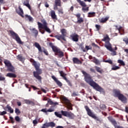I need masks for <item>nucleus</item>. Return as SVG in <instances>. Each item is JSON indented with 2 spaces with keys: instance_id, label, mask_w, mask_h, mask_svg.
<instances>
[{
  "instance_id": "f257e3e1",
  "label": "nucleus",
  "mask_w": 128,
  "mask_h": 128,
  "mask_svg": "<svg viewBox=\"0 0 128 128\" xmlns=\"http://www.w3.org/2000/svg\"><path fill=\"white\" fill-rule=\"evenodd\" d=\"M81 72H82V74L84 76V80L85 82L88 84L90 86H92L94 90H96L97 92H104V88H102L98 84L94 81L92 80V77L90 74H88L84 70H82Z\"/></svg>"
},
{
  "instance_id": "f03ea898",
  "label": "nucleus",
  "mask_w": 128,
  "mask_h": 128,
  "mask_svg": "<svg viewBox=\"0 0 128 128\" xmlns=\"http://www.w3.org/2000/svg\"><path fill=\"white\" fill-rule=\"evenodd\" d=\"M30 62H32V64L35 68V70H36L33 72V76L34 78H36L40 82H42V76L40 75L42 74V70L40 68V64L36 62L34 59H31Z\"/></svg>"
},
{
  "instance_id": "7ed1b4c3",
  "label": "nucleus",
  "mask_w": 128,
  "mask_h": 128,
  "mask_svg": "<svg viewBox=\"0 0 128 128\" xmlns=\"http://www.w3.org/2000/svg\"><path fill=\"white\" fill-rule=\"evenodd\" d=\"M4 64H5V66H6L7 68L6 70V72H9L6 74V76L11 78H16V74L12 73L16 72L14 66L8 60H4Z\"/></svg>"
},
{
  "instance_id": "20e7f679",
  "label": "nucleus",
  "mask_w": 128,
  "mask_h": 128,
  "mask_svg": "<svg viewBox=\"0 0 128 128\" xmlns=\"http://www.w3.org/2000/svg\"><path fill=\"white\" fill-rule=\"evenodd\" d=\"M41 22H42V24L40 23V22H38V26L40 32H41V34H44V30H43L42 32L40 30V28H42V30H46V32L48 34H50V32H52V31L50 30V29L48 28V22H46V20H41Z\"/></svg>"
},
{
  "instance_id": "39448f33",
  "label": "nucleus",
  "mask_w": 128,
  "mask_h": 128,
  "mask_svg": "<svg viewBox=\"0 0 128 128\" xmlns=\"http://www.w3.org/2000/svg\"><path fill=\"white\" fill-rule=\"evenodd\" d=\"M49 46L52 48V51L54 52H55V56H58L60 58H62L63 56H64V54L62 51V50L56 46H54V44L52 42L49 43Z\"/></svg>"
},
{
  "instance_id": "423d86ee",
  "label": "nucleus",
  "mask_w": 128,
  "mask_h": 128,
  "mask_svg": "<svg viewBox=\"0 0 128 128\" xmlns=\"http://www.w3.org/2000/svg\"><path fill=\"white\" fill-rule=\"evenodd\" d=\"M102 42H104L105 44L104 46L108 50H112V44L110 42V36L108 34H106L104 36V38L102 40Z\"/></svg>"
},
{
  "instance_id": "0eeeda50",
  "label": "nucleus",
  "mask_w": 128,
  "mask_h": 128,
  "mask_svg": "<svg viewBox=\"0 0 128 128\" xmlns=\"http://www.w3.org/2000/svg\"><path fill=\"white\" fill-rule=\"evenodd\" d=\"M84 108L87 112V114L89 116H90L92 118H94V120H96L97 122H102V120L98 118V117L96 116L94 113L92 112V110L88 108V106H85Z\"/></svg>"
},
{
  "instance_id": "6e6552de",
  "label": "nucleus",
  "mask_w": 128,
  "mask_h": 128,
  "mask_svg": "<svg viewBox=\"0 0 128 128\" xmlns=\"http://www.w3.org/2000/svg\"><path fill=\"white\" fill-rule=\"evenodd\" d=\"M9 32L10 34V36L14 40H15L16 42H17L18 44H24V42H22V40H20V38L18 36V34L16 33V32L13 30H9Z\"/></svg>"
},
{
  "instance_id": "1a4fd4ad",
  "label": "nucleus",
  "mask_w": 128,
  "mask_h": 128,
  "mask_svg": "<svg viewBox=\"0 0 128 128\" xmlns=\"http://www.w3.org/2000/svg\"><path fill=\"white\" fill-rule=\"evenodd\" d=\"M61 100H62V102H63L64 104L68 106H69L70 109L71 110H72V104L70 102V100L68 99L66 96H62L61 98Z\"/></svg>"
},
{
  "instance_id": "9d476101",
  "label": "nucleus",
  "mask_w": 128,
  "mask_h": 128,
  "mask_svg": "<svg viewBox=\"0 0 128 128\" xmlns=\"http://www.w3.org/2000/svg\"><path fill=\"white\" fill-rule=\"evenodd\" d=\"M76 2L82 6V10L84 12H88V7L86 4L84 2V1H82V0H76Z\"/></svg>"
},
{
  "instance_id": "9b49d317",
  "label": "nucleus",
  "mask_w": 128,
  "mask_h": 128,
  "mask_svg": "<svg viewBox=\"0 0 128 128\" xmlns=\"http://www.w3.org/2000/svg\"><path fill=\"white\" fill-rule=\"evenodd\" d=\"M54 128L56 126V124L54 122H50L48 123H46L43 124L42 128Z\"/></svg>"
},
{
  "instance_id": "f8f14e48",
  "label": "nucleus",
  "mask_w": 128,
  "mask_h": 128,
  "mask_svg": "<svg viewBox=\"0 0 128 128\" xmlns=\"http://www.w3.org/2000/svg\"><path fill=\"white\" fill-rule=\"evenodd\" d=\"M18 10L16 9V12L22 18H24V10H22V7H20V6H18Z\"/></svg>"
},
{
  "instance_id": "ddd939ff",
  "label": "nucleus",
  "mask_w": 128,
  "mask_h": 128,
  "mask_svg": "<svg viewBox=\"0 0 128 128\" xmlns=\"http://www.w3.org/2000/svg\"><path fill=\"white\" fill-rule=\"evenodd\" d=\"M54 4V10H58V6H62V1L60 0H55Z\"/></svg>"
},
{
  "instance_id": "4468645a",
  "label": "nucleus",
  "mask_w": 128,
  "mask_h": 128,
  "mask_svg": "<svg viewBox=\"0 0 128 128\" xmlns=\"http://www.w3.org/2000/svg\"><path fill=\"white\" fill-rule=\"evenodd\" d=\"M75 16L77 18V24H80L82 22H84V18H80V14H76Z\"/></svg>"
},
{
  "instance_id": "2eb2a0df",
  "label": "nucleus",
  "mask_w": 128,
  "mask_h": 128,
  "mask_svg": "<svg viewBox=\"0 0 128 128\" xmlns=\"http://www.w3.org/2000/svg\"><path fill=\"white\" fill-rule=\"evenodd\" d=\"M52 80H54L56 84L58 86H62V82H60V81L58 80V78H56V76H52Z\"/></svg>"
},
{
  "instance_id": "dca6fc26",
  "label": "nucleus",
  "mask_w": 128,
  "mask_h": 128,
  "mask_svg": "<svg viewBox=\"0 0 128 128\" xmlns=\"http://www.w3.org/2000/svg\"><path fill=\"white\" fill-rule=\"evenodd\" d=\"M110 19V16H106V18H102L100 19H99V22L100 24H106V22Z\"/></svg>"
},
{
  "instance_id": "f3484780",
  "label": "nucleus",
  "mask_w": 128,
  "mask_h": 128,
  "mask_svg": "<svg viewBox=\"0 0 128 128\" xmlns=\"http://www.w3.org/2000/svg\"><path fill=\"white\" fill-rule=\"evenodd\" d=\"M70 38H72V40L73 42H78V34H72L70 35Z\"/></svg>"
},
{
  "instance_id": "a211bd4d",
  "label": "nucleus",
  "mask_w": 128,
  "mask_h": 128,
  "mask_svg": "<svg viewBox=\"0 0 128 128\" xmlns=\"http://www.w3.org/2000/svg\"><path fill=\"white\" fill-rule=\"evenodd\" d=\"M118 98V100H121V102H124V104L126 102V101L128 100L126 97L122 94L120 95V96H119V98Z\"/></svg>"
},
{
  "instance_id": "6ab92c4d",
  "label": "nucleus",
  "mask_w": 128,
  "mask_h": 128,
  "mask_svg": "<svg viewBox=\"0 0 128 128\" xmlns=\"http://www.w3.org/2000/svg\"><path fill=\"white\" fill-rule=\"evenodd\" d=\"M50 16L52 20H58V16H56V12H54V10H51Z\"/></svg>"
},
{
  "instance_id": "aec40b11",
  "label": "nucleus",
  "mask_w": 128,
  "mask_h": 128,
  "mask_svg": "<svg viewBox=\"0 0 128 128\" xmlns=\"http://www.w3.org/2000/svg\"><path fill=\"white\" fill-rule=\"evenodd\" d=\"M74 64H82V62L78 60L77 58H72Z\"/></svg>"
},
{
  "instance_id": "412c9836",
  "label": "nucleus",
  "mask_w": 128,
  "mask_h": 128,
  "mask_svg": "<svg viewBox=\"0 0 128 128\" xmlns=\"http://www.w3.org/2000/svg\"><path fill=\"white\" fill-rule=\"evenodd\" d=\"M25 19L26 20H28V22H34V18H32V17L30 15L26 14Z\"/></svg>"
},
{
  "instance_id": "4be33fe9",
  "label": "nucleus",
  "mask_w": 128,
  "mask_h": 128,
  "mask_svg": "<svg viewBox=\"0 0 128 128\" xmlns=\"http://www.w3.org/2000/svg\"><path fill=\"white\" fill-rule=\"evenodd\" d=\"M108 120H110V122L114 126V127L116 126V120H114V119L112 117H108Z\"/></svg>"
},
{
  "instance_id": "5701e85b",
  "label": "nucleus",
  "mask_w": 128,
  "mask_h": 128,
  "mask_svg": "<svg viewBox=\"0 0 128 128\" xmlns=\"http://www.w3.org/2000/svg\"><path fill=\"white\" fill-rule=\"evenodd\" d=\"M114 96H115V98H119L122 94H120V91L118 90H114Z\"/></svg>"
},
{
  "instance_id": "b1692460",
  "label": "nucleus",
  "mask_w": 128,
  "mask_h": 128,
  "mask_svg": "<svg viewBox=\"0 0 128 128\" xmlns=\"http://www.w3.org/2000/svg\"><path fill=\"white\" fill-rule=\"evenodd\" d=\"M54 38H56L58 40H64V42H66V38H64L62 34H58V35H56L54 36Z\"/></svg>"
},
{
  "instance_id": "393cba45",
  "label": "nucleus",
  "mask_w": 128,
  "mask_h": 128,
  "mask_svg": "<svg viewBox=\"0 0 128 128\" xmlns=\"http://www.w3.org/2000/svg\"><path fill=\"white\" fill-rule=\"evenodd\" d=\"M34 46L38 49L40 52H42V47L40 45V44L36 42L34 43Z\"/></svg>"
},
{
  "instance_id": "a878e982",
  "label": "nucleus",
  "mask_w": 128,
  "mask_h": 128,
  "mask_svg": "<svg viewBox=\"0 0 128 128\" xmlns=\"http://www.w3.org/2000/svg\"><path fill=\"white\" fill-rule=\"evenodd\" d=\"M5 108H7L8 112H9L10 114H14V109L12 108V106H10V104H7Z\"/></svg>"
},
{
  "instance_id": "bb28decb",
  "label": "nucleus",
  "mask_w": 128,
  "mask_h": 128,
  "mask_svg": "<svg viewBox=\"0 0 128 128\" xmlns=\"http://www.w3.org/2000/svg\"><path fill=\"white\" fill-rule=\"evenodd\" d=\"M23 4L24 6H26L28 8L29 10H32V7H30V2L28 1V0H26V1H24L23 3Z\"/></svg>"
},
{
  "instance_id": "cd10ccee",
  "label": "nucleus",
  "mask_w": 128,
  "mask_h": 128,
  "mask_svg": "<svg viewBox=\"0 0 128 128\" xmlns=\"http://www.w3.org/2000/svg\"><path fill=\"white\" fill-rule=\"evenodd\" d=\"M60 32L62 34L61 36L63 38H66V30L65 28H62V30H61Z\"/></svg>"
},
{
  "instance_id": "c85d7f7f",
  "label": "nucleus",
  "mask_w": 128,
  "mask_h": 128,
  "mask_svg": "<svg viewBox=\"0 0 128 128\" xmlns=\"http://www.w3.org/2000/svg\"><path fill=\"white\" fill-rule=\"evenodd\" d=\"M74 114L72 112H68L67 118H69L70 120H74Z\"/></svg>"
},
{
  "instance_id": "c756f323",
  "label": "nucleus",
  "mask_w": 128,
  "mask_h": 128,
  "mask_svg": "<svg viewBox=\"0 0 128 128\" xmlns=\"http://www.w3.org/2000/svg\"><path fill=\"white\" fill-rule=\"evenodd\" d=\"M48 104H50L51 106H58V102H54L50 99H49L48 101Z\"/></svg>"
},
{
  "instance_id": "7c9ffc66",
  "label": "nucleus",
  "mask_w": 128,
  "mask_h": 128,
  "mask_svg": "<svg viewBox=\"0 0 128 128\" xmlns=\"http://www.w3.org/2000/svg\"><path fill=\"white\" fill-rule=\"evenodd\" d=\"M59 73L60 74V76H62L64 80H66V73H64V71H59Z\"/></svg>"
},
{
  "instance_id": "2f4dec72",
  "label": "nucleus",
  "mask_w": 128,
  "mask_h": 128,
  "mask_svg": "<svg viewBox=\"0 0 128 128\" xmlns=\"http://www.w3.org/2000/svg\"><path fill=\"white\" fill-rule=\"evenodd\" d=\"M79 48L82 50L84 52H86V48H84V42H82L79 44Z\"/></svg>"
},
{
  "instance_id": "473e14b6",
  "label": "nucleus",
  "mask_w": 128,
  "mask_h": 128,
  "mask_svg": "<svg viewBox=\"0 0 128 128\" xmlns=\"http://www.w3.org/2000/svg\"><path fill=\"white\" fill-rule=\"evenodd\" d=\"M32 33L34 34L35 36H38V31L36 28H32Z\"/></svg>"
},
{
  "instance_id": "72a5a7b5",
  "label": "nucleus",
  "mask_w": 128,
  "mask_h": 128,
  "mask_svg": "<svg viewBox=\"0 0 128 128\" xmlns=\"http://www.w3.org/2000/svg\"><path fill=\"white\" fill-rule=\"evenodd\" d=\"M68 111H64V110H61V114L62 116H66V118L68 117Z\"/></svg>"
},
{
  "instance_id": "f704fd0d",
  "label": "nucleus",
  "mask_w": 128,
  "mask_h": 128,
  "mask_svg": "<svg viewBox=\"0 0 128 128\" xmlns=\"http://www.w3.org/2000/svg\"><path fill=\"white\" fill-rule=\"evenodd\" d=\"M88 18H94L96 16V12H90L88 13Z\"/></svg>"
},
{
  "instance_id": "c9c22d12",
  "label": "nucleus",
  "mask_w": 128,
  "mask_h": 128,
  "mask_svg": "<svg viewBox=\"0 0 128 128\" xmlns=\"http://www.w3.org/2000/svg\"><path fill=\"white\" fill-rule=\"evenodd\" d=\"M54 114L57 118H62V114H60V112H55Z\"/></svg>"
},
{
  "instance_id": "e433bc0d",
  "label": "nucleus",
  "mask_w": 128,
  "mask_h": 128,
  "mask_svg": "<svg viewBox=\"0 0 128 128\" xmlns=\"http://www.w3.org/2000/svg\"><path fill=\"white\" fill-rule=\"evenodd\" d=\"M95 68L98 72H99L100 74H102V70L100 68L96 66H95Z\"/></svg>"
},
{
  "instance_id": "4c0bfd02",
  "label": "nucleus",
  "mask_w": 128,
  "mask_h": 128,
  "mask_svg": "<svg viewBox=\"0 0 128 128\" xmlns=\"http://www.w3.org/2000/svg\"><path fill=\"white\" fill-rule=\"evenodd\" d=\"M17 60H18L20 62H22L24 60V57L22 55L18 54L17 56Z\"/></svg>"
},
{
  "instance_id": "58836bf2",
  "label": "nucleus",
  "mask_w": 128,
  "mask_h": 128,
  "mask_svg": "<svg viewBox=\"0 0 128 128\" xmlns=\"http://www.w3.org/2000/svg\"><path fill=\"white\" fill-rule=\"evenodd\" d=\"M92 62H93L96 64H100V60L96 58L95 57H94V60H92Z\"/></svg>"
},
{
  "instance_id": "ea45409f",
  "label": "nucleus",
  "mask_w": 128,
  "mask_h": 128,
  "mask_svg": "<svg viewBox=\"0 0 128 128\" xmlns=\"http://www.w3.org/2000/svg\"><path fill=\"white\" fill-rule=\"evenodd\" d=\"M64 80L66 82L68 83V85L69 86H72V84L70 82V80H68L67 78H65V79H64Z\"/></svg>"
},
{
  "instance_id": "a19ab883",
  "label": "nucleus",
  "mask_w": 128,
  "mask_h": 128,
  "mask_svg": "<svg viewBox=\"0 0 128 128\" xmlns=\"http://www.w3.org/2000/svg\"><path fill=\"white\" fill-rule=\"evenodd\" d=\"M118 64H120L121 66H126V64H124V60H118Z\"/></svg>"
},
{
  "instance_id": "79ce46f5",
  "label": "nucleus",
  "mask_w": 128,
  "mask_h": 128,
  "mask_svg": "<svg viewBox=\"0 0 128 128\" xmlns=\"http://www.w3.org/2000/svg\"><path fill=\"white\" fill-rule=\"evenodd\" d=\"M15 113L17 116L20 114V109H18V108H15Z\"/></svg>"
},
{
  "instance_id": "37998d69",
  "label": "nucleus",
  "mask_w": 128,
  "mask_h": 128,
  "mask_svg": "<svg viewBox=\"0 0 128 128\" xmlns=\"http://www.w3.org/2000/svg\"><path fill=\"white\" fill-rule=\"evenodd\" d=\"M100 108H101V110H104L106 108V104H102L100 105Z\"/></svg>"
},
{
  "instance_id": "c03bdc74",
  "label": "nucleus",
  "mask_w": 128,
  "mask_h": 128,
  "mask_svg": "<svg viewBox=\"0 0 128 128\" xmlns=\"http://www.w3.org/2000/svg\"><path fill=\"white\" fill-rule=\"evenodd\" d=\"M120 68L118 66H113L112 68V70H120Z\"/></svg>"
},
{
  "instance_id": "a18cd8bd",
  "label": "nucleus",
  "mask_w": 128,
  "mask_h": 128,
  "mask_svg": "<svg viewBox=\"0 0 128 128\" xmlns=\"http://www.w3.org/2000/svg\"><path fill=\"white\" fill-rule=\"evenodd\" d=\"M58 12L61 14H64V9L62 8L58 9Z\"/></svg>"
},
{
  "instance_id": "49530a36",
  "label": "nucleus",
  "mask_w": 128,
  "mask_h": 128,
  "mask_svg": "<svg viewBox=\"0 0 128 128\" xmlns=\"http://www.w3.org/2000/svg\"><path fill=\"white\" fill-rule=\"evenodd\" d=\"M14 118H15V120H16L17 122H20V116H15Z\"/></svg>"
},
{
  "instance_id": "de8ad7c7",
  "label": "nucleus",
  "mask_w": 128,
  "mask_h": 128,
  "mask_svg": "<svg viewBox=\"0 0 128 128\" xmlns=\"http://www.w3.org/2000/svg\"><path fill=\"white\" fill-rule=\"evenodd\" d=\"M32 124H34V126H36V124H38V120H35L32 121Z\"/></svg>"
},
{
  "instance_id": "09e8293b",
  "label": "nucleus",
  "mask_w": 128,
  "mask_h": 128,
  "mask_svg": "<svg viewBox=\"0 0 128 128\" xmlns=\"http://www.w3.org/2000/svg\"><path fill=\"white\" fill-rule=\"evenodd\" d=\"M95 26H96L98 31L100 30V28H101V26H100V25L96 24Z\"/></svg>"
},
{
  "instance_id": "8fccbe9b",
  "label": "nucleus",
  "mask_w": 128,
  "mask_h": 128,
  "mask_svg": "<svg viewBox=\"0 0 128 128\" xmlns=\"http://www.w3.org/2000/svg\"><path fill=\"white\" fill-rule=\"evenodd\" d=\"M104 62H108V64H112V61L110 60H105Z\"/></svg>"
},
{
  "instance_id": "3c124183",
  "label": "nucleus",
  "mask_w": 128,
  "mask_h": 128,
  "mask_svg": "<svg viewBox=\"0 0 128 128\" xmlns=\"http://www.w3.org/2000/svg\"><path fill=\"white\" fill-rule=\"evenodd\" d=\"M6 80V78L2 76H1L0 74V82Z\"/></svg>"
},
{
  "instance_id": "603ef678",
  "label": "nucleus",
  "mask_w": 128,
  "mask_h": 128,
  "mask_svg": "<svg viewBox=\"0 0 128 128\" xmlns=\"http://www.w3.org/2000/svg\"><path fill=\"white\" fill-rule=\"evenodd\" d=\"M10 119L11 122V123L14 124V118H12V116H10Z\"/></svg>"
},
{
  "instance_id": "864d4df0",
  "label": "nucleus",
  "mask_w": 128,
  "mask_h": 128,
  "mask_svg": "<svg viewBox=\"0 0 128 128\" xmlns=\"http://www.w3.org/2000/svg\"><path fill=\"white\" fill-rule=\"evenodd\" d=\"M7 112L6 111H3L0 112V116H4V114H6Z\"/></svg>"
},
{
  "instance_id": "5fc2aeb1",
  "label": "nucleus",
  "mask_w": 128,
  "mask_h": 128,
  "mask_svg": "<svg viewBox=\"0 0 128 128\" xmlns=\"http://www.w3.org/2000/svg\"><path fill=\"white\" fill-rule=\"evenodd\" d=\"M92 46H94V48H100V46L94 43H92Z\"/></svg>"
},
{
  "instance_id": "6e6d98bb",
  "label": "nucleus",
  "mask_w": 128,
  "mask_h": 128,
  "mask_svg": "<svg viewBox=\"0 0 128 128\" xmlns=\"http://www.w3.org/2000/svg\"><path fill=\"white\" fill-rule=\"evenodd\" d=\"M123 42H124L126 44H128V38H124Z\"/></svg>"
},
{
  "instance_id": "4d7b16f0",
  "label": "nucleus",
  "mask_w": 128,
  "mask_h": 128,
  "mask_svg": "<svg viewBox=\"0 0 128 128\" xmlns=\"http://www.w3.org/2000/svg\"><path fill=\"white\" fill-rule=\"evenodd\" d=\"M110 52H112L113 54H112V56H116V52L115 50H114L112 48V50H110Z\"/></svg>"
},
{
  "instance_id": "13d9d810",
  "label": "nucleus",
  "mask_w": 128,
  "mask_h": 128,
  "mask_svg": "<svg viewBox=\"0 0 128 128\" xmlns=\"http://www.w3.org/2000/svg\"><path fill=\"white\" fill-rule=\"evenodd\" d=\"M78 96V93L76 92H73L72 94V96Z\"/></svg>"
},
{
  "instance_id": "bf43d9fd",
  "label": "nucleus",
  "mask_w": 128,
  "mask_h": 128,
  "mask_svg": "<svg viewBox=\"0 0 128 128\" xmlns=\"http://www.w3.org/2000/svg\"><path fill=\"white\" fill-rule=\"evenodd\" d=\"M41 112H48V110H46V108H42V110H40Z\"/></svg>"
},
{
  "instance_id": "052dcab7",
  "label": "nucleus",
  "mask_w": 128,
  "mask_h": 128,
  "mask_svg": "<svg viewBox=\"0 0 128 128\" xmlns=\"http://www.w3.org/2000/svg\"><path fill=\"white\" fill-rule=\"evenodd\" d=\"M43 52H44V54L46 56H48V51L44 49V50H43Z\"/></svg>"
},
{
  "instance_id": "680f3d73",
  "label": "nucleus",
  "mask_w": 128,
  "mask_h": 128,
  "mask_svg": "<svg viewBox=\"0 0 128 128\" xmlns=\"http://www.w3.org/2000/svg\"><path fill=\"white\" fill-rule=\"evenodd\" d=\"M85 48L86 49V50H92V46H90H90H86L85 47Z\"/></svg>"
},
{
  "instance_id": "e2e57ef3",
  "label": "nucleus",
  "mask_w": 128,
  "mask_h": 128,
  "mask_svg": "<svg viewBox=\"0 0 128 128\" xmlns=\"http://www.w3.org/2000/svg\"><path fill=\"white\" fill-rule=\"evenodd\" d=\"M30 100H24L25 104H30Z\"/></svg>"
},
{
  "instance_id": "0e129e2a",
  "label": "nucleus",
  "mask_w": 128,
  "mask_h": 128,
  "mask_svg": "<svg viewBox=\"0 0 128 128\" xmlns=\"http://www.w3.org/2000/svg\"><path fill=\"white\" fill-rule=\"evenodd\" d=\"M44 6H46V8H49L50 4H48V2H45Z\"/></svg>"
},
{
  "instance_id": "69168bd1",
  "label": "nucleus",
  "mask_w": 128,
  "mask_h": 128,
  "mask_svg": "<svg viewBox=\"0 0 128 128\" xmlns=\"http://www.w3.org/2000/svg\"><path fill=\"white\" fill-rule=\"evenodd\" d=\"M90 71L92 72H94V74H96V70H94V69L92 68H90Z\"/></svg>"
},
{
  "instance_id": "338daca9",
  "label": "nucleus",
  "mask_w": 128,
  "mask_h": 128,
  "mask_svg": "<svg viewBox=\"0 0 128 128\" xmlns=\"http://www.w3.org/2000/svg\"><path fill=\"white\" fill-rule=\"evenodd\" d=\"M29 104H31L32 106H34V102L33 101L30 100Z\"/></svg>"
},
{
  "instance_id": "774afa93",
  "label": "nucleus",
  "mask_w": 128,
  "mask_h": 128,
  "mask_svg": "<svg viewBox=\"0 0 128 128\" xmlns=\"http://www.w3.org/2000/svg\"><path fill=\"white\" fill-rule=\"evenodd\" d=\"M115 128H124L123 126H116L115 127Z\"/></svg>"
}]
</instances>
